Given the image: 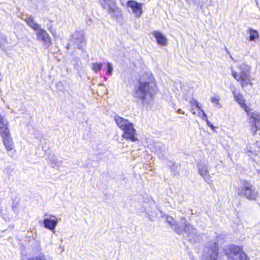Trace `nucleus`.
<instances>
[{
    "instance_id": "obj_1",
    "label": "nucleus",
    "mask_w": 260,
    "mask_h": 260,
    "mask_svg": "<svg viewBox=\"0 0 260 260\" xmlns=\"http://www.w3.org/2000/svg\"><path fill=\"white\" fill-rule=\"evenodd\" d=\"M157 91L154 78L152 75H147L138 80V85L135 87L133 95L145 105L153 100Z\"/></svg>"
},
{
    "instance_id": "obj_2",
    "label": "nucleus",
    "mask_w": 260,
    "mask_h": 260,
    "mask_svg": "<svg viewBox=\"0 0 260 260\" xmlns=\"http://www.w3.org/2000/svg\"><path fill=\"white\" fill-rule=\"evenodd\" d=\"M223 251L227 260H250L242 245L231 244Z\"/></svg>"
},
{
    "instance_id": "obj_3",
    "label": "nucleus",
    "mask_w": 260,
    "mask_h": 260,
    "mask_svg": "<svg viewBox=\"0 0 260 260\" xmlns=\"http://www.w3.org/2000/svg\"><path fill=\"white\" fill-rule=\"evenodd\" d=\"M242 186L239 189L238 196L245 197L248 200L255 201L257 200L258 193L254 189L253 185L248 180L242 181Z\"/></svg>"
},
{
    "instance_id": "obj_4",
    "label": "nucleus",
    "mask_w": 260,
    "mask_h": 260,
    "mask_svg": "<svg viewBox=\"0 0 260 260\" xmlns=\"http://www.w3.org/2000/svg\"><path fill=\"white\" fill-rule=\"evenodd\" d=\"M219 255V247L216 242H212L207 247L201 260H217Z\"/></svg>"
},
{
    "instance_id": "obj_5",
    "label": "nucleus",
    "mask_w": 260,
    "mask_h": 260,
    "mask_svg": "<svg viewBox=\"0 0 260 260\" xmlns=\"http://www.w3.org/2000/svg\"><path fill=\"white\" fill-rule=\"evenodd\" d=\"M251 110L249 107V110L246 114L248 116L250 130L255 133L260 129V114L257 112H251Z\"/></svg>"
},
{
    "instance_id": "obj_6",
    "label": "nucleus",
    "mask_w": 260,
    "mask_h": 260,
    "mask_svg": "<svg viewBox=\"0 0 260 260\" xmlns=\"http://www.w3.org/2000/svg\"><path fill=\"white\" fill-rule=\"evenodd\" d=\"M232 75L238 82H240L242 87L248 84H252L250 76L248 72L245 71H242L238 73L235 71L232 70Z\"/></svg>"
},
{
    "instance_id": "obj_7",
    "label": "nucleus",
    "mask_w": 260,
    "mask_h": 260,
    "mask_svg": "<svg viewBox=\"0 0 260 260\" xmlns=\"http://www.w3.org/2000/svg\"><path fill=\"white\" fill-rule=\"evenodd\" d=\"M123 134L122 137L126 140H130L132 142H136L138 140L136 137V130L134 128L133 123H131L122 130Z\"/></svg>"
},
{
    "instance_id": "obj_8",
    "label": "nucleus",
    "mask_w": 260,
    "mask_h": 260,
    "mask_svg": "<svg viewBox=\"0 0 260 260\" xmlns=\"http://www.w3.org/2000/svg\"><path fill=\"white\" fill-rule=\"evenodd\" d=\"M102 7L104 9L107 8L108 13L111 14L113 17H117V13L119 12V9L116 6V3L114 1L110 3V0H104Z\"/></svg>"
},
{
    "instance_id": "obj_9",
    "label": "nucleus",
    "mask_w": 260,
    "mask_h": 260,
    "mask_svg": "<svg viewBox=\"0 0 260 260\" xmlns=\"http://www.w3.org/2000/svg\"><path fill=\"white\" fill-rule=\"evenodd\" d=\"M127 7L131 8L133 13L137 16L140 17L142 13V4L138 3L134 0L128 1L126 3Z\"/></svg>"
},
{
    "instance_id": "obj_10",
    "label": "nucleus",
    "mask_w": 260,
    "mask_h": 260,
    "mask_svg": "<svg viewBox=\"0 0 260 260\" xmlns=\"http://www.w3.org/2000/svg\"><path fill=\"white\" fill-rule=\"evenodd\" d=\"M11 135L9 123L0 113V136L2 138Z\"/></svg>"
},
{
    "instance_id": "obj_11",
    "label": "nucleus",
    "mask_w": 260,
    "mask_h": 260,
    "mask_svg": "<svg viewBox=\"0 0 260 260\" xmlns=\"http://www.w3.org/2000/svg\"><path fill=\"white\" fill-rule=\"evenodd\" d=\"M232 93L235 101L246 113H248L249 110V107L246 103V100L244 99L243 94L239 92H236L235 90L232 91Z\"/></svg>"
},
{
    "instance_id": "obj_12",
    "label": "nucleus",
    "mask_w": 260,
    "mask_h": 260,
    "mask_svg": "<svg viewBox=\"0 0 260 260\" xmlns=\"http://www.w3.org/2000/svg\"><path fill=\"white\" fill-rule=\"evenodd\" d=\"M37 31L36 35L38 38L41 40L48 46H50L51 44V39L47 32L41 28Z\"/></svg>"
},
{
    "instance_id": "obj_13",
    "label": "nucleus",
    "mask_w": 260,
    "mask_h": 260,
    "mask_svg": "<svg viewBox=\"0 0 260 260\" xmlns=\"http://www.w3.org/2000/svg\"><path fill=\"white\" fill-rule=\"evenodd\" d=\"M3 143L7 151H14L15 145L13 138L11 135L2 138Z\"/></svg>"
},
{
    "instance_id": "obj_14",
    "label": "nucleus",
    "mask_w": 260,
    "mask_h": 260,
    "mask_svg": "<svg viewBox=\"0 0 260 260\" xmlns=\"http://www.w3.org/2000/svg\"><path fill=\"white\" fill-rule=\"evenodd\" d=\"M50 217H53V219H44L43 221L44 225L46 229L50 230H53L57 224L58 220L57 218L53 215H50Z\"/></svg>"
},
{
    "instance_id": "obj_15",
    "label": "nucleus",
    "mask_w": 260,
    "mask_h": 260,
    "mask_svg": "<svg viewBox=\"0 0 260 260\" xmlns=\"http://www.w3.org/2000/svg\"><path fill=\"white\" fill-rule=\"evenodd\" d=\"M114 118L117 126L121 130H122L124 128H125L126 126L131 123L128 121V120L124 119V118L118 115H115Z\"/></svg>"
},
{
    "instance_id": "obj_16",
    "label": "nucleus",
    "mask_w": 260,
    "mask_h": 260,
    "mask_svg": "<svg viewBox=\"0 0 260 260\" xmlns=\"http://www.w3.org/2000/svg\"><path fill=\"white\" fill-rule=\"evenodd\" d=\"M157 43L162 46H165L167 44V39L165 36L159 31H154L152 32Z\"/></svg>"
},
{
    "instance_id": "obj_17",
    "label": "nucleus",
    "mask_w": 260,
    "mask_h": 260,
    "mask_svg": "<svg viewBox=\"0 0 260 260\" xmlns=\"http://www.w3.org/2000/svg\"><path fill=\"white\" fill-rule=\"evenodd\" d=\"M24 21L26 24L34 30H37L40 28V25L35 22L33 18L31 17L25 19Z\"/></svg>"
},
{
    "instance_id": "obj_18",
    "label": "nucleus",
    "mask_w": 260,
    "mask_h": 260,
    "mask_svg": "<svg viewBox=\"0 0 260 260\" xmlns=\"http://www.w3.org/2000/svg\"><path fill=\"white\" fill-rule=\"evenodd\" d=\"M249 40L251 41H254L256 39L259 38V34L257 31L252 28L249 29Z\"/></svg>"
},
{
    "instance_id": "obj_19",
    "label": "nucleus",
    "mask_w": 260,
    "mask_h": 260,
    "mask_svg": "<svg viewBox=\"0 0 260 260\" xmlns=\"http://www.w3.org/2000/svg\"><path fill=\"white\" fill-rule=\"evenodd\" d=\"M189 224L188 223H184L183 228L177 226L175 228V231L178 234H182L183 232H186L188 230Z\"/></svg>"
},
{
    "instance_id": "obj_20",
    "label": "nucleus",
    "mask_w": 260,
    "mask_h": 260,
    "mask_svg": "<svg viewBox=\"0 0 260 260\" xmlns=\"http://www.w3.org/2000/svg\"><path fill=\"white\" fill-rule=\"evenodd\" d=\"M102 63L101 62L93 63L91 66V69L95 73L99 72L102 67Z\"/></svg>"
},
{
    "instance_id": "obj_21",
    "label": "nucleus",
    "mask_w": 260,
    "mask_h": 260,
    "mask_svg": "<svg viewBox=\"0 0 260 260\" xmlns=\"http://www.w3.org/2000/svg\"><path fill=\"white\" fill-rule=\"evenodd\" d=\"M200 174L204 178L209 177L208 172L206 168H202L199 171Z\"/></svg>"
},
{
    "instance_id": "obj_22",
    "label": "nucleus",
    "mask_w": 260,
    "mask_h": 260,
    "mask_svg": "<svg viewBox=\"0 0 260 260\" xmlns=\"http://www.w3.org/2000/svg\"><path fill=\"white\" fill-rule=\"evenodd\" d=\"M220 98L218 95H215L211 98V101L213 104L217 105H220L219 103Z\"/></svg>"
},
{
    "instance_id": "obj_23",
    "label": "nucleus",
    "mask_w": 260,
    "mask_h": 260,
    "mask_svg": "<svg viewBox=\"0 0 260 260\" xmlns=\"http://www.w3.org/2000/svg\"><path fill=\"white\" fill-rule=\"evenodd\" d=\"M107 74L108 75H110L112 74L113 71L112 67L111 66V64L109 62L107 63Z\"/></svg>"
},
{
    "instance_id": "obj_24",
    "label": "nucleus",
    "mask_w": 260,
    "mask_h": 260,
    "mask_svg": "<svg viewBox=\"0 0 260 260\" xmlns=\"http://www.w3.org/2000/svg\"><path fill=\"white\" fill-rule=\"evenodd\" d=\"M190 104L192 105L195 106L199 110H201V107L200 106L199 103L196 100L193 99L190 101Z\"/></svg>"
},
{
    "instance_id": "obj_25",
    "label": "nucleus",
    "mask_w": 260,
    "mask_h": 260,
    "mask_svg": "<svg viewBox=\"0 0 260 260\" xmlns=\"http://www.w3.org/2000/svg\"><path fill=\"white\" fill-rule=\"evenodd\" d=\"M200 110H201L202 112L203 113V116L205 118V120L207 121L208 125H209L210 122L209 121V120L207 118V115L204 113L203 110H202L201 109Z\"/></svg>"
},
{
    "instance_id": "obj_26",
    "label": "nucleus",
    "mask_w": 260,
    "mask_h": 260,
    "mask_svg": "<svg viewBox=\"0 0 260 260\" xmlns=\"http://www.w3.org/2000/svg\"><path fill=\"white\" fill-rule=\"evenodd\" d=\"M177 112H178V113H180V114H184V112H182L181 109H178V110H177Z\"/></svg>"
},
{
    "instance_id": "obj_27",
    "label": "nucleus",
    "mask_w": 260,
    "mask_h": 260,
    "mask_svg": "<svg viewBox=\"0 0 260 260\" xmlns=\"http://www.w3.org/2000/svg\"><path fill=\"white\" fill-rule=\"evenodd\" d=\"M191 112L193 114H196L195 112H193L192 110H191Z\"/></svg>"
}]
</instances>
